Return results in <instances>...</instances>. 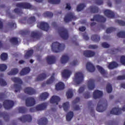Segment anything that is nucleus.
<instances>
[{"label":"nucleus","instance_id":"f257e3e1","mask_svg":"<svg viewBox=\"0 0 125 125\" xmlns=\"http://www.w3.org/2000/svg\"><path fill=\"white\" fill-rule=\"evenodd\" d=\"M52 50L53 52L57 53L63 51L65 49V45L64 44H60L58 42H55L52 43L51 45Z\"/></svg>","mask_w":125,"mask_h":125},{"label":"nucleus","instance_id":"f03ea898","mask_svg":"<svg viewBox=\"0 0 125 125\" xmlns=\"http://www.w3.org/2000/svg\"><path fill=\"white\" fill-rule=\"evenodd\" d=\"M59 35L62 40H68L69 39V33L68 30L64 27H61L59 29Z\"/></svg>","mask_w":125,"mask_h":125},{"label":"nucleus","instance_id":"7ed1b4c3","mask_svg":"<svg viewBox=\"0 0 125 125\" xmlns=\"http://www.w3.org/2000/svg\"><path fill=\"white\" fill-rule=\"evenodd\" d=\"M107 106H108L107 104H105L102 102L101 101H100L98 103L96 110L98 112L102 113V112H104V111L107 109Z\"/></svg>","mask_w":125,"mask_h":125},{"label":"nucleus","instance_id":"20e7f679","mask_svg":"<svg viewBox=\"0 0 125 125\" xmlns=\"http://www.w3.org/2000/svg\"><path fill=\"white\" fill-rule=\"evenodd\" d=\"M83 73L77 72L75 75V81L77 84H81L83 82Z\"/></svg>","mask_w":125,"mask_h":125},{"label":"nucleus","instance_id":"39448f33","mask_svg":"<svg viewBox=\"0 0 125 125\" xmlns=\"http://www.w3.org/2000/svg\"><path fill=\"white\" fill-rule=\"evenodd\" d=\"M72 20H77V17L75 16V14L72 12L68 13L64 18V21L65 23H68Z\"/></svg>","mask_w":125,"mask_h":125},{"label":"nucleus","instance_id":"423d86ee","mask_svg":"<svg viewBox=\"0 0 125 125\" xmlns=\"http://www.w3.org/2000/svg\"><path fill=\"white\" fill-rule=\"evenodd\" d=\"M3 105L6 110H9L14 106V102L8 100L4 101Z\"/></svg>","mask_w":125,"mask_h":125},{"label":"nucleus","instance_id":"0eeeda50","mask_svg":"<svg viewBox=\"0 0 125 125\" xmlns=\"http://www.w3.org/2000/svg\"><path fill=\"white\" fill-rule=\"evenodd\" d=\"M106 18L100 15H96L94 16L93 19H90V21H96L100 23H104V22H106Z\"/></svg>","mask_w":125,"mask_h":125},{"label":"nucleus","instance_id":"6e6552de","mask_svg":"<svg viewBox=\"0 0 125 125\" xmlns=\"http://www.w3.org/2000/svg\"><path fill=\"white\" fill-rule=\"evenodd\" d=\"M37 27L43 31H46V32H47L49 30L48 23L45 22H39L37 24Z\"/></svg>","mask_w":125,"mask_h":125},{"label":"nucleus","instance_id":"1a4fd4ad","mask_svg":"<svg viewBox=\"0 0 125 125\" xmlns=\"http://www.w3.org/2000/svg\"><path fill=\"white\" fill-rule=\"evenodd\" d=\"M25 104L27 107H32L36 104V100L32 97H28L25 100Z\"/></svg>","mask_w":125,"mask_h":125},{"label":"nucleus","instance_id":"9d476101","mask_svg":"<svg viewBox=\"0 0 125 125\" xmlns=\"http://www.w3.org/2000/svg\"><path fill=\"white\" fill-rule=\"evenodd\" d=\"M16 6L17 7H20V8H25V9L32 8V5L27 2L18 3L16 4Z\"/></svg>","mask_w":125,"mask_h":125},{"label":"nucleus","instance_id":"9b49d317","mask_svg":"<svg viewBox=\"0 0 125 125\" xmlns=\"http://www.w3.org/2000/svg\"><path fill=\"white\" fill-rule=\"evenodd\" d=\"M122 111H125V106L123 107L122 108L114 107L110 111V114L112 115H120L122 114Z\"/></svg>","mask_w":125,"mask_h":125},{"label":"nucleus","instance_id":"f8f14e48","mask_svg":"<svg viewBox=\"0 0 125 125\" xmlns=\"http://www.w3.org/2000/svg\"><path fill=\"white\" fill-rule=\"evenodd\" d=\"M18 120L21 123H26V122L31 123L32 122V116L30 115H25L19 118Z\"/></svg>","mask_w":125,"mask_h":125},{"label":"nucleus","instance_id":"ddd939ff","mask_svg":"<svg viewBox=\"0 0 125 125\" xmlns=\"http://www.w3.org/2000/svg\"><path fill=\"white\" fill-rule=\"evenodd\" d=\"M23 91L25 94H28V95L36 94V90L32 87H26L23 89Z\"/></svg>","mask_w":125,"mask_h":125},{"label":"nucleus","instance_id":"4468645a","mask_svg":"<svg viewBox=\"0 0 125 125\" xmlns=\"http://www.w3.org/2000/svg\"><path fill=\"white\" fill-rule=\"evenodd\" d=\"M103 96V92L99 90H95L93 94L94 99H98V98H101V97Z\"/></svg>","mask_w":125,"mask_h":125},{"label":"nucleus","instance_id":"2eb2a0df","mask_svg":"<svg viewBox=\"0 0 125 125\" xmlns=\"http://www.w3.org/2000/svg\"><path fill=\"white\" fill-rule=\"evenodd\" d=\"M47 62L49 65L54 64L56 61V58L54 56H48L46 57Z\"/></svg>","mask_w":125,"mask_h":125},{"label":"nucleus","instance_id":"dca6fc26","mask_svg":"<svg viewBox=\"0 0 125 125\" xmlns=\"http://www.w3.org/2000/svg\"><path fill=\"white\" fill-rule=\"evenodd\" d=\"M87 87L89 90H93L95 88V83H94V80L90 79L88 81Z\"/></svg>","mask_w":125,"mask_h":125},{"label":"nucleus","instance_id":"f3484780","mask_svg":"<svg viewBox=\"0 0 125 125\" xmlns=\"http://www.w3.org/2000/svg\"><path fill=\"white\" fill-rule=\"evenodd\" d=\"M61 99L60 98L57 96H53L50 100V103L52 104H56L58 105V102H60Z\"/></svg>","mask_w":125,"mask_h":125},{"label":"nucleus","instance_id":"a211bd4d","mask_svg":"<svg viewBox=\"0 0 125 125\" xmlns=\"http://www.w3.org/2000/svg\"><path fill=\"white\" fill-rule=\"evenodd\" d=\"M86 68L88 72H90L91 73H93L95 71V67L93 65V64L91 62H87L86 64Z\"/></svg>","mask_w":125,"mask_h":125},{"label":"nucleus","instance_id":"6ab92c4d","mask_svg":"<svg viewBox=\"0 0 125 125\" xmlns=\"http://www.w3.org/2000/svg\"><path fill=\"white\" fill-rule=\"evenodd\" d=\"M46 107H47V104H46V103H44L37 105L36 106L35 109L37 111H42L43 110H45V109H46Z\"/></svg>","mask_w":125,"mask_h":125},{"label":"nucleus","instance_id":"aec40b11","mask_svg":"<svg viewBox=\"0 0 125 125\" xmlns=\"http://www.w3.org/2000/svg\"><path fill=\"white\" fill-rule=\"evenodd\" d=\"M30 37L32 39H35V40H39L41 38V34L39 31H32L31 33Z\"/></svg>","mask_w":125,"mask_h":125},{"label":"nucleus","instance_id":"412c9836","mask_svg":"<svg viewBox=\"0 0 125 125\" xmlns=\"http://www.w3.org/2000/svg\"><path fill=\"white\" fill-rule=\"evenodd\" d=\"M83 55L85 57H93L95 55V52L91 50H85L83 51Z\"/></svg>","mask_w":125,"mask_h":125},{"label":"nucleus","instance_id":"4be33fe9","mask_svg":"<svg viewBox=\"0 0 125 125\" xmlns=\"http://www.w3.org/2000/svg\"><path fill=\"white\" fill-rule=\"evenodd\" d=\"M104 14L106 17H108V18H114V17H115L114 12H112V11L110 10H105L104 11Z\"/></svg>","mask_w":125,"mask_h":125},{"label":"nucleus","instance_id":"5701e85b","mask_svg":"<svg viewBox=\"0 0 125 125\" xmlns=\"http://www.w3.org/2000/svg\"><path fill=\"white\" fill-rule=\"evenodd\" d=\"M62 74L63 78L67 79V78H70V76H71L72 72L68 69H64Z\"/></svg>","mask_w":125,"mask_h":125},{"label":"nucleus","instance_id":"b1692460","mask_svg":"<svg viewBox=\"0 0 125 125\" xmlns=\"http://www.w3.org/2000/svg\"><path fill=\"white\" fill-rule=\"evenodd\" d=\"M0 118H3L5 122L9 121V115L8 113L5 112H0Z\"/></svg>","mask_w":125,"mask_h":125},{"label":"nucleus","instance_id":"393cba45","mask_svg":"<svg viewBox=\"0 0 125 125\" xmlns=\"http://www.w3.org/2000/svg\"><path fill=\"white\" fill-rule=\"evenodd\" d=\"M31 69L29 67L23 68L20 72V75L21 76H25L30 73Z\"/></svg>","mask_w":125,"mask_h":125},{"label":"nucleus","instance_id":"a878e982","mask_svg":"<svg viewBox=\"0 0 125 125\" xmlns=\"http://www.w3.org/2000/svg\"><path fill=\"white\" fill-rule=\"evenodd\" d=\"M65 88V84L63 82H59L56 84V90H63Z\"/></svg>","mask_w":125,"mask_h":125},{"label":"nucleus","instance_id":"bb28decb","mask_svg":"<svg viewBox=\"0 0 125 125\" xmlns=\"http://www.w3.org/2000/svg\"><path fill=\"white\" fill-rule=\"evenodd\" d=\"M69 56L67 55H63L61 59L62 64H66L69 61Z\"/></svg>","mask_w":125,"mask_h":125},{"label":"nucleus","instance_id":"cd10ccee","mask_svg":"<svg viewBox=\"0 0 125 125\" xmlns=\"http://www.w3.org/2000/svg\"><path fill=\"white\" fill-rule=\"evenodd\" d=\"M47 75L45 73H42L40 74L36 79V82H42L43 80L46 79Z\"/></svg>","mask_w":125,"mask_h":125},{"label":"nucleus","instance_id":"c85d7f7f","mask_svg":"<svg viewBox=\"0 0 125 125\" xmlns=\"http://www.w3.org/2000/svg\"><path fill=\"white\" fill-rule=\"evenodd\" d=\"M34 50L33 49L28 50L24 56L25 59H29L33 55Z\"/></svg>","mask_w":125,"mask_h":125},{"label":"nucleus","instance_id":"c756f323","mask_svg":"<svg viewBox=\"0 0 125 125\" xmlns=\"http://www.w3.org/2000/svg\"><path fill=\"white\" fill-rule=\"evenodd\" d=\"M38 125H47V119L43 117L38 120Z\"/></svg>","mask_w":125,"mask_h":125},{"label":"nucleus","instance_id":"7c9ffc66","mask_svg":"<svg viewBox=\"0 0 125 125\" xmlns=\"http://www.w3.org/2000/svg\"><path fill=\"white\" fill-rule=\"evenodd\" d=\"M19 72V70L18 68H13L8 73L9 76H14L17 75Z\"/></svg>","mask_w":125,"mask_h":125},{"label":"nucleus","instance_id":"2f4dec72","mask_svg":"<svg viewBox=\"0 0 125 125\" xmlns=\"http://www.w3.org/2000/svg\"><path fill=\"white\" fill-rule=\"evenodd\" d=\"M49 96V94L47 92H44L41 94L40 96V98L42 101H43L46 100L47 98H48Z\"/></svg>","mask_w":125,"mask_h":125},{"label":"nucleus","instance_id":"473e14b6","mask_svg":"<svg viewBox=\"0 0 125 125\" xmlns=\"http://www.w3.org/2000/svg\"><path fill=\"white\" fill-rule=\"evenodd\" d=\"M97 68L98 71L101 74V75H102L104 77H105V75H107V72L105 71V70H104V68L99 65H97Z\"/></svg>","mask_w":125,"mask_h":125},{"label":"nucleus","instance_id":"72a5a7b5","mask_svg":"<svg viewBox=\"0 0 125 125\" xmlns=\"http://www.w3.org/2000/svg\"><path fill=\"white\" fill-rule=\"evenodd\" d=\"M118 66H119L118 63H117L116 62H113L109 64L108 68L112 70L113 69H115V68H117Z\"/></svg>","mask_w":125,"mask_h":125},{"label":"nucleus","instance_id":"f704fd0d","mask_svg":"<svg viewBox=\"0 0 125 125\" xmlns=\"http://www.w3.org/2000/svg\"><path fill=\"white\" fill-rule=\"evenodd\" d=\"M54 76H55V73H53L50 78L48 80H47L46 82V83L47 84H51V83H52L54 82V80H55V78L54 77Z\"/></svg>","mask_w":125,"mask_h":125},{"label":"nucleus","instance_id":"c9c22d12","mask_svg":"<svg viewBox=\"0 0 125 125\" xmlns=\"http://www.w3.org/2000/svg\"><path fill=\"white\" fill-rule=\"evenodd\" d=\"M91 40L95 42H98L100 41V36L98 35H93L91 36Z\"/></svg>","mask_w":125,"mask_h":125},{"label":"nucleus","instance_id":"e433bc0d","mask_svg":"<svg viewBox=\"0 0 125 125\" xmlns=\"http://www.w3.org/2000/svg\"><path fill=\"white\" fill-rule=\"evenodd\" d=\"M90 11L91 13H98V11H99V9L98 7L91 6L90 7Z\"/></svg>","mask_w":125,"mask_h":125},{"label":"nucleus","instance_id":"4c0bfd02","mask_svg":"<svg viewBox=\"0 0 125 125\" xmlns=\"http://www.w3.org/2000/svg\"><path fill=\"white\" fill-rule=\"evenodd\" d=\"M62 108L65 112H67L70 108V104L69 103V102H66L63 103L62 104Z\"/></svg>","mask_w":125,"mask_h":125},{"label":"nucleus","instance_id":"58836bf2","mask_svg":"<svg viewBox=\"0 0 125 125\" xmlns=\"http://www.w3.org/2000/svg\"><path fill=\"white\" fill-rule=\"evenodd\" d=\"M12 82H14V83H19V84H22L23 83V82H22V80L17 77L13 78L11 79Z\"/></svg>","mask_w":125,"mask_h":125},{"label":"nucleus","instance_id":"ea45409f","mask_svg":"<svg viewBox=\"0 0 125 125\" xmlns=\"http://www.w3.org/2000/svg\"><path fill=\"white\" fill-rule=\"evenodd\" d=\"M20 34L21 35V36H28V35H30V30L28 29L20 30Z\"/></svg>","mask_w":125,"mask_h":125},{"label":"nucleus","instance_id":"a19ab883","mask_svg":"<svg viewBox=\"0 0 125 125\" xmlns=\"http://www.w3.org/2000/svg\"><path fill=\"white\" fill-rule=\"evenodd\" d=\"M73 117H74V112L70 111L66 115V121H67V122H70V121L72 120Z\"/></svg>","mask_w":125,"mask_h":125},{"label":"nucleus","instance_id":"79ce46f5","mask_svg":"<svg viewBox=\"0 0 125 125\" xmlns=\"http://www.w3.org/2000/svg\"><path fill=\"white\" fill-rule=\"evenodd\" d=\"M10 42L12 44L16 45V44H18V38L16 37H12L10 39Z\"/></svg>","mask_w":125,"mask_h":125},{"label":"nucleus","instance_id":"37998d69","mask_svg":"<svg viewBox=\"0 0 125 125\" xmlns=\"http://www.w3.org/2000/svg\"><path fill=\"white\" fill-rule=\"evenodd\" d=\"M36 22V17H31L29 18L28 20H27V23L28 24H35Z\"/></svg>","mask_w":125,"mask_h":125},{"label":"nucleus","instance_id":"c03bdc74","mask_svg":"<svg viewBox=\"0 0 125 125\" xmlns=\"http://www.w3.org/2000/svg\"><path fill=\"white\" fill-rule=\"evenodd\" d=\"M19 113L21 114H25L27 112V108L25 107H18Z\"/></svg>","mask_w":125,"mask_h":125},{"label":"nucleus","instance_id":"a18cd8bd","mask_svg":"<svg viewBox=\"0 0 125 125\" xmlns=\"http://www.w3.org/2000/svg\"><path fill=\"white\" fill-rule=\"evenodd\" d=\"M43 16L45 17H49V18H52V17H53V13L51 12H45L43 14Z\"/></svg>","mask_w":125,"mask_h":125},{"label":"nucleus","instance_id":"49530a36","mask_svg":"<svg viewBox=\"0 0 125 125\" xmlns=\"http://www.w3.org/2000/svg\"><path fill=\"white\" fill-rule=\"evenodd\" d=\"M73 91L71 89L68 90L66 92V96L67 97V99H70L73 97Z\"/></svg>","mask_w":125,"mask_h":125},{"label":"nucleus","instance_id":"de8ad7c7","mask_svg":"<svg viewBox=\"0 0 125 125\" xmlns=\"http://www.w3.org/2000/svg\"><path fill=\"white\" fill-rule=\"evenodd\" d=\"M61 2V0H48V2L51 4H59Z\"/></svg>","mask_w":125,"mask_h":125},{"label":"nucleus","instance_id":"09e8293b","mask_svg":"<svg viewBox=\"0 0 125 125\" xmlns=\"http://www.w3.org/2000/svg\"><path fill=\"white\" fill-rule=\"evenodd\" d=\"M84 7H85V4L83 3L80 4L77 7V11H81Z\"/></svg>","mask_w":125,"mask_h":125},{"label":"nucleus","instance_id":"8fccbe9b","mask_svg":"<svg viewBox=\"0 0 125 125\" xmlns=\"http://www.w3.org/2000/svg\"><path fill=\"white\" fill-rule=\"evenodd\" d=\"M14 87H15V92H18L19 91H20L21 89H22V87L21 86V85H19L18 84H14Z\"/></svg>","mask_w":125,"mask_h":125},{"label":"nucleus","instance_id":"3c124183","mask_svg":"<svg viewBox=\"0 0 125 125\" xmlns=\"http://www.w3.org/2000/svg\"><path fill=\"white\" fill-rule=\"evenodd\" d=\"M8 57V55L6 53H3L0 55V58L3 61H5Z\"/></svg>","mask_w":125,"mask_h":125},{"label":"nucleus","instance_id":"603ef678","mask_svg":"<svg viewBox=\"0 0 125 125\" xmlns=\"http://www.w3.org/2000/svg\"><path fill=\"white\" fill-rule=\"evenodd\" d=\"M14 11L15 12V13H16L18 14V15H20V16H21L22 15V14H23V11H22V10L19 9V8H15L14 10Z\"/></svg>","mask_w":125,"mask_h":125},{"label":"nucleus","instance_id":"864d4df0","mask_svg":"<svg viewBox=\"0 0 125 125\" xmlns=\"http://www.w3.org/2000/svg\"><path fill=\"white\" fill-rule=\"evenodd\" d=\"M113 90V88H112V85L110 83H108L106 85V91L107 93H111Z\"/></svg>","mask_w":125,"mask_h":125},{"label":"nucleus","instance_id":"5fc2aeb1","mask_svg":"<svg viewBox=\"0 0 125 125\" xmlns=\"http://www.w3.org/2000/svg\"><path fill=\"white\" fill-rule=\"evenodd\" d=\"M116 31V28L110 27L106 29V34H110V33H112V32H115Z\"/></svg>","mask_w":125,"mask_h":125},{"label":"nucleus","instance_id":"6e6d98bb","mask_svg":"<svg viewBox=\"0 0 125 125\" xmlns=\"http://www.w3.org/2000/svg\"><path fill=\"white\" fill-rule=\"evenodd\" d=\"M6 69H7V66H6V64H0V71H1V72H3L5 71Z\"/></svg>","mask_w":125,"mask_h":125},{"label":"nucleus","instance_id":"4d7b16f0","mask_svg":"<svg viewBox=\"0 0 125 125\" xmlns=\"http://www.w3.org/2000/svg\"><path fill=\"white\" fill-rule=\"evenodd\" d=\"M118 38H125V31H120L117 33Z\"/></svg>","mask_w":125,"mask_h":125},{"label":"nucleus","instance_id":"13d9d810","mask_svg":"<svg viewBox=\"0 0 125 125\" xmlns=\"http://www.w3.org/2000/svg\"><path fill=\"white\" fill-rule=\"evenodd\" d=\"M8 26H9L11 28H14L15 29L16 28V23L12 21H11V22H8Z\"/></svg>","mask_w":125,"mask_h":125},{"label":"nucleus","instance_id":"bf43d9fd","mask_svg":"<svg viewBox=\"0 0 125 125\" xmlns=\"http://www.w3.org/2000/svg\"><path fill=\"white\" fill-rule=\"evenodd\" d=\"M7 83L2 78H0V85L1 86H5Z\"/></svg>","mask_w":125,"mask_h":125},{"label":"nucleus","instance_id":"052dcab7","mask_svg":"<svg viewBox=\"0 0 125 125\" xmlns=\"http://www.w3.org/2000/svg\"><path fill=\"white\" fill-rule=\"evenodd\" d=\"M117 23L119 24L120 26H125V21L122 20H116Z\"/></svg>","mask_w":125,"mask_h":125},{"label":"nucleus","instance_id":"680f3d73","mask_svg":"<svg viewBox=\"0 0 125 125\" xmlns=\"http://www.w3.org/2000/svg\"><path fill=\"white\" fill-rule=\"evenodd\" d=\"M84 98L85 99H88V98H90V93L89 92H86L83 94Z\"/></svg>","mask_w":125,"mask_h":125},{"label":"nucleus","instance_id":"e2e57ef3","mask_svg":"<svg viewBox=\"0 0 125 125\" xmlns=\"http://www.w3.org/2000/svg\"><path fill=\"white\" fill-rule=\"evenodd\" d=\"M102 46L104 47V48H108V47H110V45L107 42H104L102 43Z\"/></svg>","mask_w":125,"mask_h":125},{"label":"nucleus","instance_id":"0e129e2a","mask_svg":"<svg viewBox=\"0 0 125 125\" xmlns=\"http://www.w3.org/2000/svg\"><path fill=\"white\" fill-rule=\"evenodd\" d=\"M85 89V86L84 85L83 86L80 87V88L78 90V93H83V91H84V90Z\"/></svg>","mask_w":125,"mask_h":125},{"label":"nucleus","instance_id":"69168bd1","mask_svg":"<svg viewBox=\"0 0 125 125\" xmlns=\"http://www.w3.org/2000/svg\"><path fill=\"white\" fill-rule=\"evenodd\" d=\"M88 47L90 49H96L98 48V46L97 45H89Z\"/></svg>","mask_w":125,"mask_h":125},{"label":"nucleus","instance_id":"338daca9","mask_svg":"<svg viewBox=\"0 0 125 125\" xmlns=\"http://www.w3.org/2000/svg\"><path fill=\"white\" fill-rule=\"evenodd\" d=\"M120 61L123 65H125V56H121Z\"/></svg>","mask_w":125,"mask_h":125},{"label":"nucleus","instance_id":"774afa93","mask_svg":"<svg viewBox=\"0 0 125 125\" xmlns=\"http://www.w3.org/2000/svg\"><path fill=\"white\" fill-rule=\"evenodd\" d=\"M117 79L118 81H122V80H125V75L119 76L117 77Z\"/></svg>","mask_w":125,"mask_h":125}]
</instances>
